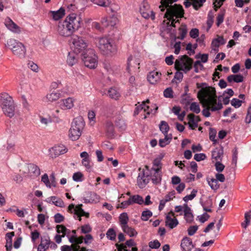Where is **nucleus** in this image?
<instances>
[{"mask_svg": "<svg viewBox=\"0 0 251 251\" xmlns=\"http://www.w3.org/2000/svg\"><path fill=\"white\" fill-rule=\"evenodd\" d=\"M40 122L41 124L45 127H47L51 123L50 118H46L43 117H40Z\"/></svg>", "mask_w": 251, "mask_h": 251, "instance_id": "obj_58", "label": "nucleus"}, {"mask_svg": "<svg viewBox=\"0 0 251 251\" xmlns=\"http://www.w3.org/2000/svg\"><path fill=\"white\" fill-rule=\"evenodd\" d=\"M149 100H147L146 101H143L142 103L137 105L134 111V115H137L139 113H141L143 115V119H146L147 115H149L151 111L150 109L149 106L146 105V103H149Z\"/></svg>", "mask_w": 251, "mask_h": 251, "instance_id": "obj_15", "label": "nucleus"}, {"mask_svg": "<svg viewBox=\"0 0 251 251\" xmlns=\"http://www.w3.org/2000/svg\"><path fill=\"white\" fill-rule=\"evenodd\" d=\"M64 21L74 32L80 27L81 18L76 14L72 13L68 15Z\"/></svg>", "mask_w": 251, "mask_h": 251, "instance_id": "obj_11", "label": "nucleus"}, {"mask_svg": "<svg viewBox=\"0 0 251 251\" xmlns=\"http://www.w3.org/2000/svg\"><path fill=\"white\" fill-rule=\"evenodd\" d=\"M148 177L144 175V170L142 174H139L137 178V184L140 188H144L149 182Z\"/></svg>", "mask_w": 251, "mask_h": 251, "instance_id": "obj_31", "label": "nucleus"}, {"mask_svg": "<svg viewBox=\"0 0 251 251\" xmlns=\"http://www.w3.org/2000/svg\"><path fill=\"white\" fill-rule=\"evenodd\" d=\"M41 181L46 185L47 187H51V184L50 183V181L47 174H45L42 176Z\"/></svg>", "mask_w": 251, "mask_h": 251, "instance_id": "obj_53", "label": "nucleus"}, {"mask_svg": "<svg viewBox=\"0 0 251 251\" xmlns=\"http://www.w3.org/2000/svg\"><path fill=\"white\" fill-rule=\"evenodd\" d=\"M57 231L58 233H62L64 235L69 233V229L62 225L57 226Z\"/></svg>", "mask_w": 251, "mask_h": 251, "instance_id": "obj_61", "label": "nucleus"}, {"mask_svg": "<svg viewBox=\"0 0 251 251\" xmlns=\"http://www.w3.org/2000/svg\"><path fill=\"white\" fill-rule=\"evenodd\" d=\"M61 97L60 93L56 91H53L50 93L45 97L46 100L50 102H53L58 100Z\"/></svg>", "mask_w": 251, "mask_h": 251, "instance_id": "obj_33", "label": "nucleus"}, {"mask_svg": "<svg viewBox=\"0 0 251 251\" xmlns=\"http://www.w3.org/2000/svg\"><path fill=\"white\" fill-rule=\"evenodd\" d=\"M161 74L156 71H152L149 73L147 76L148 81L151 84H156L161 80Z\"/></svg>", "mask_w": 251, "mask_h": 251, "instance_id": "obj_18", "label": "nucleus"}, {"mask_svg": "<svg viewBox=\"0 0 251 251\" xmlns=\"http://www.w3.org/2000/svg\"><path fill=\"white\" fill-rule=\"evenodd\" d=\"M81 233L84 234H87L90 232L92 230V228L89 225H85L81 227Z\"/></svg>", "mask_w": 251, "mask_h": 251, "instance_id": "obj_62", "label": "nucleus"}, {"mask_svg": "<svg viewBox=\"0 0 251 251\" xmlns=\"http://www.w3.org/2000/svg\"><path fill=\"white\" fill-rule=\"evenodd\" d=\"M100 6L107 7L110 5L111 2L110 0H89Z\"/></svg>", "mask_w": 251, "mask_h": 251, "instance_id": "obj_45", "label": "nucleus"}, {"mask_svg": "<svg viewBox=\"0 0 251 251\" xmlns=\"http://www.w3.org/2000/svg\"><path fill=\"white\" fill-rule=\"evenodd\" d=\"M205 85V84H197L198 88H201L197 95L201 104L205 105L215 104V103H222L221 101H218L217 99L215 89L211 86L204 87Z\"/></svg>", "mask_w": 251, "mask_h": 251, "instance_id": "obj_2", "label": "nucleus"}, {"mask_svg": "<svg viewBox=\"0 0 251 251\" xmlns=\"http://www.w3.org/2000/svg\"><path fill=\"white\" fill-rule=\"evenodd\" d=\"M84 126L83 119L78 117L75 119L69 131V137L73 141L77 140L81 135Z\"/></svg>", "mask_w": 251, "mask_h": 251, "instance_id": "obj_5", "label": "nucleus"}, {"mask_svg": "<svg viewBox=\"0 0 251 251\" xmlns=\"http://www.w3.org/2000/svg\"><path fill=\"white\" fill-rule=\"evenodd\" d=\"M83 175L82 173L78 172L74 174L73 176V179L75 181H81Z\"/></svg>", "mask_w": 251, "mask_h": 251, "instance_id": "obj_57", "label": "nucleus"}, {"mask_svg": "<svg viewBox=\"0 0 251 251\" xmlns=\"http://www.w3.org/2000/svg\"><path fill=\"white\" fill-rule=\"evenodd\" d=\"M23 171L25 174H27L29 176H37L40 174L39 168L35 164H30L23 169Z\"/></svg>", "mask_w": 251, "mask_h": 251, "instance_id": "obj_16", "label": "nucleus"}, {"mask_svg": "<svg viewBox=\"0 0 251 251\" xmlns=\"http://www.w3.org/2000/svg\"><path fill=\"white\" fill-rule=\"evenodd\" d=\"M202 106L206 107L202 111L203 115L205 117H208L210 116V110L211 111H216L221 110L223 108L222 103H215V104H207Z\"/></svg>", "mask_w": 251, "mask_h": 251, "instance_id": "obj_17", "label": "nucleus"}, {"mask_svg": "<svg viewBox=\"0 0 251 251\" xmlns=\"http://www.w3.org/2000/svg\"><path fill=\"white\" fill-rule=\"evenodd\" d=\"M72 43L73 51L76 54L82 53L83 55L88 50L87 43L81 37L77 36L74 37Z\"/></svg>", "mask_w": 251, "mask_h": 251, "instance_id": "obj_9", "label": "nucleus"}, {"mask_svg": "<svg viewBox=\"0 0 251 251\" xmlns=\"http://www.w3.org/2000/svg\"><path fill=\"white\" fill-rule=\"evenodd\" d=\"M159 128L160 130L165 135H168L167 133L169 129V126L166 122L162 121L160 123Z\"/></svg>", "mask_w": 251, "mask_h": 251, "instance_id": "obj_46", "label": "nucleus"}, {"mask_svg": "<svg viewBox=\"0 0 251 251\" xmlns=\"http://www.w3.org/2000/svg\"><path fill=\"white\" fill-rule=\"evenodd\" d=\"M172 138V136L171 134L170 135H165L164 139H160L159 141V145L161 147H164L166 145H168Z\"/></svg>", "mask_w": 251, "mask_h": 251, "instance_id": "obj_43", "label": "nucleus"}, {"mask_svg": "<svg viewBox=\"0 0 251 251\" xmlns=\"http://www.w3.org/2000/svg\"><path fill=\"white\" fill-rule=\"evenodd\" d=\"M50 14L54 20L57 21L62 18L65 16V11L63 8L61 7L57 11H50Z\"/></svg>", "mask_w": 251, "mask_h": 251, "instance_id": "obj_30", "label": "nucleus"}, {"mask_svg": "<svg viewBox=\"0 0 251 251\" xmlns=\"http://www.w3.org/2000/svg\"><path fill=\"white\" fill-rule=\"evenodd\" d=\"M179 31L181 36L180 39H183L187 32L186 26L185 25H181L179 28Z\"/></svg>", "mask_w": 251, "mask_h": 251, "instance_id": "obj_56", "label": "nucleus"}, {"mask_svg": "<svg viewBox=\"0 0 251 251\" xmlns=\"http://www.w3.org/2000/svg\"><path fill=\"white\" fill-rule=\"evenodd\" d=\"M135 243L132 239H130L129 240L126 241V245L121 244L118 245L116 244V246L117 248L118 251H128L126 249V246L128 247H132L134 246Z\"/></svg>", "mask_w": 251, "mask_h": 251, "instance_id": "obj_35", "label": "nucleus"}, {"mask_svg": "<svg viewBox=\"0 0 251 251\" xmlns=\"http://www.w3.org/2000/svg\"><path fill=\"white\" fill-rule=\"evenodd\" d=\"M88 118L91 125H94L96 122V113L94 111L90 110L88 113Z\"/></svg>", "mask_w": 251, "mask_h": 251, "instance_id": "obj_47", "label": "nucleus"}, {"mask_svg": "<svg viewBox=\"0 0 251 251\" xmlns=\"http://www.w3.org/2000/svg\"><path fill=\"white\" fill-rule=\"evenodd\" d=\"M48 201L49 202H52L57 206L60 207H63L65 206V204L63 201L61 199L56 197H50L48 199Z\"/></svg>", "mask_w": 251, "mask_h": 251, "instance_id": "obj_37", "label": "nucleus"}, {"mask_svg": "<svg viewBox=\"0 0 251 251\" xmlns=\"http://www.w3.org/2000/svg\"><path fill=\"white\" fill-rule=\"evenodd\" d=\"M82 205H78L75 207L74 205L71 204L69 205L68 207V211L71 213L74 212L75 214L79 218V220H81V217H84L85 218H88L89 213L85 212L81 208Z\"/></svg>", "mask_w": 251, "mask_h": 251, "instance_id": "obj_14", "label": "nucleus"}, {"mask_svg": "<svg viewBox=\"0 0 251 251\" xmlns=\"http://www.w3.org/2000/svg\"><path fill=\"white\" fill-rule=\"evenodd\" d=\"M207 181L210 188L214 190H217L220 187L218 180L214 178H207Z\"/></svg>", "mask_w": 251, "mask_h": 251, "instance_id": "obj_39", "label": "nucleus"}, {"mask_svg": "<svg viewBox=\"0 0 251 251\" xmlns=\"http://www.w3.org/2000/svg\"><path fill=\"white\" fill-rule=\"evenodd\" d=\"M14 236V232H11L6 233V243L5 245V247L6 250H12V237Z\"/></svg>", "mask_w": 251, "mask_h": 251, "instance_id": "obj_36", "label": "nucleus"}, {"mask_svg": "<svg viewBox=\"0 0 251 251\" xmlns=\"http://www.w3.org/2000/svg\"><path fill=\"white\" fill-rule=\"evenodd\" d=\"M0 107L4 115L13 118L16 114V105L12 97L6 93L0 94Z\"/></svg>", "mask_w": 251, "mask_h": 251, "instance_id": "obj_3", "label": "nucleus"}, {"mask_svg": "<svg viewBox=\"0 0 251 251\" xmlns=\"http://www.w3.org/2000/svg\"><path fill=\"white\" fill-rule=\"evenodd\" d=\"M214 163L216 170L218 172H222L225 168V166L221 163V162H215Z\"/></svg>", "mask_w": 251, "mask_h": 251, "instance_id": "obj_63", "label": "nucleus"}, {"mask_svg": "<svg viewBox=\"0 0 251 251\" xmlns=\"http://www.w3.org/2000/svg\"><path fill=\"white\" fill-rule=\"evenodd\" d=\"M193 60L187 55L182 56L176 59L175 62V67L177 71H182L187 73L192 68Z\"/></svg>", "mask_w": 251, "mask_h": 251, "instance_id": "obj_6", "label": "nucleus"}, {"mask_svg": "<svg viewBox=\"0 0 251 251\" xmlns=\"http://www.w3.org/2000/svg\"><path fill=\"white\" fill-rule=\"evenodd\" d=\"M184 218L186 219L190 220L193 218V215L190 207H188L187 204H184Z\"/></svg>", "mask_w": 251, "mask_h": 251, "instance_id": "obj_44", "label": "nucleus"}, {"mask_svg": "<svg viewBox=\"0 0 251 251\" xmlns=\"http://www.w3.org/2000/svg\"><path fill=\"white\" fill-rule=\"evenodd\" d=\"M120 221V226L125 233L128 234L130 237L134 236L137 235V232L135 231V230L131 227H129L127 225V221Z\"/></svg>", "mask_w": 251, "mask_h": 251, "instance_id": "obj_20", "label": "nucleus"}, {"mask_svg": "<svg viewBox=\"0 0 251 251\" xmlns=\"http://www.w3.org/2000/svg\"><path fill=\"white\" fill-rule=\"evenodd\" d=\"M67 150L64 146H56L50 150V155L52 157H55L66 152Z\"/></svg>", "mask_w": 251, "mask_h": 251, "instance_id": "obj_23", "label": "nucleus"}, {"mask_svg": "<svg viewBox=\"0 0 251 251\" xmlns=\"http://www.w3.org/2000/svg\"><path fill=\"white\" fill-rule=\"evenodd\" d=\"M104 68L109 73H112L114 69L112 64L108 62H105L103 63Z\"/></svg>", "mask_w": 251, "mask_h": 251, "instance_id": "obj_60", "label": "nucleus"}, {"mask_svg": "<svg viewBox=\"0 0 251 251\" xmlns=\"http://www.w3.org/2000/svg\"><path fill=\"white\" fill-rule=\"evenodd\" d=\"M4 24L5 26L11 31L14 32H19L20 31L19 27L9 18L5 19Z\"/></svg>", "mask_w": 251, "mask_h": 251, "instance_id": "obj_26", "label": "nucleus"}, {"mask_svg": "<svg viewBox=\"0 0 251 251\" xmlns=\"http://www.w3.org/2000/svg\"><path fill=\"white\" fill-rule=\"evenodd\" d=\"M73 235L69 237V241L74 245H78L83 243L84 241L85 244H89L91 243L93 240V237L91 235L87 234L83 238L82 236L77 237L75 235V231L73 230Z\"/></svg>", "mask_w": 251, "mask_h": 251, "instance_id": "obj_13", "label": "nucleus"}, {"mask_svg": "<svg viewBox=\"0 0 251 251\" xmlns=\"http://www.w3.org/2000/svg\"><path fill=\"white\" fill-rule=\"evenodd\" d=\"M152 215V213L149 210H147L142 212V217L144 220H147L150 218Z\"/></svg>", "mask_w": 251, "mask_h": 251, "instance_id": "obj_64", "label": "nucleus"}, {"mask_svg": "<svg viewBox=\"0 0 251 251\" xmlns=\"http://www.w3.org/2000/svg\"><path fill=\"white\" fill-rule=\"evenodd\" d=\"M192 2L189 1H185L184 4L186 7H189L192 5L196 10H198L200 7L202 6L203 3L205 2L206 0H191Z\"/></svg>", "mask_w": 251, "mask_h": 251, "instance_id": "obj_27", "label": "nucleus"}, {"mask_svg": "<svg viewBox=\"0 0 251 251\" xmlns=\"http://www.w3.org/2000/svg\"><path fill=\"white\" fill-rule=\"evenodd\" d=\"M7 46L14 55L20 57L25 56L26 52L25 49L21 43L14 39H10L7 42Z\"/></svg>", "mask_w": 251, "mask_h": 251, "instance_id": "obj_8", "label": "nucleus"}, {"mask_svg": "<svg viewBox=\"0 0 251 251\" xmlns=\"http://www.w3.org/2000/svg\"><path fill=\"white\" fill-rule=\"evenodd\" d=\"M139 64L136 59L132 57H129L128 58L127 70L129 73L132 71L136 72L139 69Z\"/></svg>", "mask_w": 251, "mask_h": 251, "instance_id": "obj_19", "label": "nucleus"}, {"mask_svg": "<svg viewBox=\"0 0 251 251\" xmlns=\"http://www.w3.org/2000/svg\"><path fill=\"white\" fill-rule=\"evenodd\" d=\"M175 192L174 191L170 192L167 194L163 199L166 202L170 201L173 200V199L175 197Z\"/></svg>", "mask_w": 251, "mask_h": 251, "instance_id": "obj_55", "label": "nucleus"}, {"mask_svg": "<svg viewBox=\"0 0 251 251\" xmlns=\"http://www.w3.org/2000/svg\"><path fill=\"white\" fill-rule=\"evenodd\" d=\"M100 197L95 193H91L87 196L86 200L89 202L96 203L99 201Z\"/></svg>", "mask_w": 251, "mask_h": 251, "instance_id": "obj_41", "label": "nucleus"}, {"mask_svg": "<svg viewBox=\"0 0 251 251\" xmlns=\"http://www.w3.org/2000/svg\"><path fill=\"white\" fill-rule=\"evenodd\" d=\"M133 203L141 205L144 203V200L142 197L139 195H135L131 196Z\"/></svg>", "mask_w": 251, "mask_h": 251, "instance_id": "obj_48", "label": "nucleus"}, {"mask_svg": "<svg viewBox=\"0 0 251 251\" xmlns=\"http://www.w3.org/2000/svg\"><path fill=\"white\" fill-rule=\"evenodd\" d=\"M162 168V164L159 159H156V158L153 160L152 167L151 169H155L158 171H161Z\"/></svg>", "mask_w": 251, "mask_h": 251, "instance_id": "obj_49", "label": "nucleus"}, {"mask_svg": "<svg viewBox=\"0 0 251 251\" xmlns=\"http://www.w3.org/2000/svg\"><path fill=\"white\" fill-rule=\"evenodd\" d=\"M165 226L169 229H173L178 224V221H165Z\"/></svg>", "mask_w": 251, "mask_h": 251, "instance_id": "obj_51", "label": "nucleus"}, {"mask_svg": "<svg viewBox=\"0 0 251 251\" xmlns=\"http://www.w3.org/2000/svg\"><path fill=\"white\" fill-rule=\"evenodd\" d=\"M164 96L166 98H173V91L170 87L166 89L164 91Z\"/></svg>", "mask_w": 251, "mask_h": 251, "instance_id": "obj_59", "label": "nucleus"}, {"mask_svg": "<svg viewBox=\"0 0 251 251\" xmlns=\"http://www.w3.org/2000/svg\"><path fill=\"white\" fill-rule=\"evenodd\" d=\"M144 175L145 176L148 177L149 180H151L154 184H158L161 181V171L150 169L147 166H145V169H144Z\"/></svg>", "mask_w": 251, "mask_h": 251, "instance_id": "obj_10", "label": "nucleus"}, {"mask_svg": "<svg viewBox=\"0 0 251 251\" xmlns=\"http://www.w3.org/2000/svg\"><path fill=\"white\" fill-rule=\"evenodd\" d=\"M187 117L189 119L188 124L190 129H194L198 127V122L195 121V115L193 114H189Z\"/></svg>", "mask_w": 251, "mask_h": 251, "instance_id": "obj_38", "label": "nucleus"}, {"mask_svg": "<svg viewBox=\"0 0 251 251\" xmlns=\"http://www.w3.org/2000/svg\"><path fill=\"white\" fill-rule=\"evenodd\" d=\"M197 193V191L196 190L193 189L191 194L187 195L183 198V200L185 202H187L188 201L193 200L196 197Z\"/></svg>", "mask_w": 251, "mask_h": 251, "instance_id": "obj_54", "label": "nucleus"}, {"mask_svg": "<svg viewBox=\"0 0 251 251\" xmlns=\"http://www.w3.org/2000/svg\"><path fill=\"white\" fill-rule=\"evenodd\" d=\"M108 96L114 100H117L120 97V93L118 92V91L113 88H111L108 91Z\"/></svg>", "mask_w": 251, "mask_h": 251, "instance_id": "obj_40", "label": "nucleus"}, {"mask_svg": "<svg viewBox=\"0 0 251 251\" xmlns=\"http://www.w3.org/2000/svg\"><path fill=\"white\" fill-rule=\"evenodd\" d=\"M50 241L49 237H44L41 239V243L37 248V251H45L49 248Z\"/></svg>", "mask_w": 251, "mask_h": 251, "instance_id": "obj_28", "label": "nucleus"}, {"mask_svg": "<svg viewBox=\"0 0 251 251\" xmlns=\"http://www.w3.org/2000/svg\"><path fill=\"white\" fill-rule=\"evenodd\" d=\"M75 99L73 97H68L61 100V106L64 109L69 110L74 107Z\"/></svg>", "mask_w": 251, "mask_h": 251, "instance_id": "obj_25", "label": "nucleus"}, {"mask_svg": "<svg viewBox=\"0 0 251 251\" xmlns=\"http://www.w3.org/2000/svg\"><path fill=\"white\" fill-rule=\"evenodd\" d=\"M96 44L104 55H111L117 51V48L114 41L108 37L102 36L96 38Z\"/></svg>", "mask_w": 251, "mask_h": 251, "instance_id": "obj_4", "label": "nucleus"}, {"mask_svg": "<svg viewBox=\"0 0 251 251\" xmlns=\"http://www.w3.org/2000/svg\"><path fill=\"white\" fill-rule=\"evenodd\" d=\"M56 31L59 35L63 37H70L74 32L72 28L68 26L64 21L58 23Z\"/></svg>", "mask_w": 251, "mask_h": 251, "instance_id": "obj_12", "label": "nucleus"}, {"mask_svg": "<svg viewBox=\"0 0 251 251\" xmlns=\"http://www.w3.org/2000/svg\"><path fill=\"white\" fill-rule=\"evenodd\" d=\"M118 19L116 17L112 16L109 18L103 17L100 21L101 24L104 27L114 26L118 23Z\"/></svg>", "mask_w": 251, "mask_h": 251, "instance_id": "obj_21", "label": "nucleus"}, {"mask_svg": "<svg viewBox=\"0 0 251 251\" xmlns=\"http://www.w3.org/2000/svg\"><path fill=\"white\" fill-rule=\"evenodd\" d=\"M226 43L225 40L222 36H218L216 38L214 39L211 43V48L215 51H217L218 49L221 45H224Z\"/></svg>", "mask_w": 251, "mask_h": 251, "instance_id": "obj_29", "label": "nucleus"}, {"mask_svg": "<svg viewBox=\"0 0 251 251\" xmlns=\"http://www.w3.org/2000/svg\"><path fill=\"white\" fill-rule=\"evenodd\" d=\"M82 60L84 65L88 68L93 69L97 66L98 57L93 50L88 49L83 54Z\"/></svg>", "mask_w": 251, "mask_h": 251, "instance_id": "obj_7", "label": "nucleus"}, {"mask_svg": "<svg viewBox=\"0 0 251 251\" xmlns=\"http://www.w3.org/2000/svg\"><path fill=\"white\" fill-rule=\"evenodd\" d=\"M75 53L73 52L69 53L68 56L67 62L69 65L72 66L75 64L77 62L76 56Z\"/></svg>", "mask_w": 251, "mask_h": 251, "instance_id": "obj_42", "label": "nucleus"}, {"mask_svg": "<svg viewBox=\"0 0 251 251\" xmlns=\"http://www.w3.org/2000/svg\"><path fill=\"white\" fill-rule=\"evenodd\" d=\"M227 80L229 83H239L243 81L244 77L241 75H231L227 76Z\"/></svg>", "mask_w": 251, "mask_h": 251, "instance_id": "obj_34", "label": "nucleus"}, {"mask_svg": "<svg viewBox=\"0 0 251 251\" xmlns=\"http://www.w3.org/2000/svg\"><path fill=\"white\" fill-rule=\"evenodd\" d=\"M106 237L110 240H114L116 238V233L113 229H109L106 232Z\"/></svg>", "mask_w": 251, "mask_h": 251, "instance_id": "obj_50", "label": "nucleus"}, {"mask_svg": "<svg viewBox=\"0 0 251 251\" xmlns=\"http://www.w3.org/2000/svg\"><path fill=\"white\" fill-rule=\"evenodd\" d=\"M140 12L142 16L145 19L151 18L152 20L155 19V14L151 10L149 9H145V6H143L140 9Z\"/></svg>", "mask_w": 251, "mask_h": 251, "instance_id": "obj_32", "label": "nucleus"}, {"mask_svg": "<svg viewBox=\"0 0 251 251\" xmlns=\"http://www.w3.org/2000/svg\"><path fill=\"white\" fill-rule=\"evenodd\" d=\"M224 151L222 148H217L212 152V161L213 162H221L223 159Z\"/></svg>", "mask_w": 251, "mask_h": 251, "instance_id": "obj_22", "label": "nucleus"}, {"mask_svg": "<svg viewBox=\"0 0 251 251\" xmlns=\"http://www.w3.org/2000/svg\"><path fill=\"white\" fill-rule=\"evenodd\" d=\"M177 0H161V5L159 6L161 11H164L165 8H167L165 17L169 21L168 24L174 27H175V23L179 22L178 18H182L184 14L182 7L181 5L177 4L171 5L172 3Z\"/></svg>", "mask_w": 251, "mask_h": 251, "instance_id": "obj_1", "label": "nucleus"}, {"mask_svg": "<svg viewBox=\"0 0 251 251\" xmlns=\"http://www.w3.org/2000/svg\"><path fill=\"white\" fill-rule=\"evenodd\" d=\"M190 109L196 113H199L201 111L199 105L196 102H192L190 105Z\"/></svg>", "mask_w": 251, "mask_h": 251, "instance_id": "obj_52", "label": "nucleus"}, {"mask_svg": "<svg viewBox=\"0 0 251 251\" xmlns=\"http://www.w3.org/2000/svg\"><path fill=\"white\" fill-rule=\"evenodd\" d=\"M180 246L183 251H190L194 248L192 240L188 237L182 239Z\"/></svg>", "mask_w": 251, "mask_h": 251, "instance_id": "obj_24", "label": "nucleus"}]
</instances>
